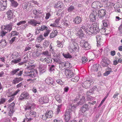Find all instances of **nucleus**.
<instances>
[{
  "label": "nucleus",
  "instance_id": "f257e3e1",
  "mask_svg": "<svg viewBox=\"0 0 122 122\" xmlns=\"http://www.w3.org/2000/svg\"><path fill=\"white\" fill-rule=\"evenodd\" d=\"M87 27L84 26L85 29L84 30L86 34L91 35L94 33H97L99 32L100 30L99 28L98 25L96 23H94L91 24H87Z\"/></svg>",
  "mask_w": 122,
  "mask_h": 122
},
{
  "label": "nucleus",
  "instance_id": "f03ea898",
  "mask_svg": "<svg viewBox=\"0 0 122 122\" xmlns=\"http://www.w3.org/2000/svg\"><path fill=\"white\" fill-rule=\"evenodd\" d=\"M76 108V106L72 104L69 105L66 110L64 115L65 120L66 122H68L70 120L72 113H74L75 109ZM70 122H76L74 120H71Z\"/></svg>",
  "mask_w": 122,
  "mask_h": 122
},
{
  "label": "nucleus",
  "instance_id": "7ed1b4c3",
  "mask_svg": "<svg viewBox=\"0 0 122 122\" xmlns=\"http://www.w3.org/2000/svg\"><path fill=\"white\" fill-rule=\"evenodd\" d=\"M80 46L86 50L89 49L91 48L90 45L87 41L85 40H81L80 42Z\"/></svg>",
  "mask_w": 122,
  "mask_h": 122
},
{
  "label": "nucleus",
  "instance_id": "20e7f679",
  "mask_svg": "<svg viewBox=\"0 0 122 122\" xmlns=\"http://www.w3.org/2000/svg\"><path fill=\"white\" fill-rule=\"evenodd\" d=\"M53 113L51 110H47L45 114L42 116V118L43 120H46L47 118H51L53 115Z\"/></svg>",
  "mask_w": 122,
  "mask_h": 122
},
{
  "label": "nucleus",
  "instance_id": "39448f33",
  "mask_svg": "<svg viewBox=\"0 0 122 122\" xmlns=\"http://www.w3.org/2000/svg\"><path fill=\"white\" fill-rule=\"evenodd\" d=\"M94 83L92 79L87 80L84 82L82 83V86L85 88H89L92 84Z\"/></svg>",
  "mask_w": 122,
  "mask_h": 122
},
{
  "label": "nucleus",
  "instance_id": "423d86ee",
  "mask_svg": "<svg viewBox=\"0 0 122 122\" xmlns=\"http://www.w3.org/2000/svg\"><path fill=\"white\" fill-rule=\"evenodd\" d=\"M7 0H1L0 1V11H3L7 7Z\"/></svg>",
  "mask_w": 122,
  "mask_h": 122
},
{
  "label": "nucleus",
  "instance_id": "0eeeda50",
  "mask_svg": "<svg viewBox=\"0 0 122 122\" xmlns=\"http://www.w3.org/2000/svg\"><path fill=\"white\" fill-rule=\"evenodd\" d=\"M110 62V60L108 59L107 58L104 57L102 59L101 65L103 67H107Z\"/></svg>",
  "mask_w": 122,
  "mask_h": 122
},
{
  "label": "nucleus",
  "instance_id": "6e6552de",
  "mask_svg": "<svg viewBox=\"0 0 122 122\" xmlns=\"http://www.w3.org/2000/svg\"><path fill=\"white\" fill-rule=\"evenodd\" d=\"M20 97L19 99L20 100L23 101L25 99L28 98L29 97V95L27 92L25 91L21 93Z\"/></svg>",
  "mask_w": 122,
  "mask_h": 122
},
{
  "label": "nucleus",
  "instance_id": "1a4fd4ad",
  "mask_svg": "<svg viewBox=\"0 0 122 122\" xmlns=\"http://www.w3.org/2000/svg\"><path fill=\"white\" fill-rule=\"evenodd\" d=\"M84 29H85L84 26H82L80 27L78 32L76 33V35L78 36V37L82 39L84 37V33L83 31H84Z\"/></svg>",
  "mask_w": 122,
  "mask_h": 122
},
{
  "label": "nucleus",
  "instance_id": "9d476101",
  "mask_svg": "<svg viewBox=\"0 0 122 122\" xmlns=\"http://www.w3.org/2000/svg\"><path fill=\"white\" fill-rule=\"evenodd\" d=\"M70 49L72 52L78 51L79 49L78 44L76 42L73 43V44L70 47Z\"/></svg>",
  "mask_w": 122,
  "mask_h": 122
},
{
  "label": "nucleus",
  "instance_id": "9b49d317",
  "mask_svg": "<svg viewBox=\"0 0 122 122\" xmlns=\"http://www.w3.org/2000/svg\"><path fill=\"white\" fill-rule=\"evenodd\" d=\"M65 73L66 76H67V77L68 78L74 77V73L71 70L66 69L65 71Z\"/></svg>",
  "mask_w": 122,
  "mask_h": 122
},
{
  "label": "nucleus",
  "instance_id": "f8f14e48",
  "mask_svg": "<svg viewBox=\"0 0 122 122\" xmlns=\"http://www.w3.org/2000/svg\"><path fill=\"white\" fill-rule=\"evenodd\" d=\"M106 10H105L101 9L98 11V17L103 18L106 14Z\"/></svg>",
  "mask_w": 122,
  "mask_h": 122
},
{
  "label": "nucleus",
  "instance_id": "ddd939ff",
  "mask_svg": "<svg viewBox=\"0 0 122 122\" xmlns=\"http://www.w3.org/2000/svg\"><path fill=\"white\" fill-rule=\"evenodd\" d=\"M54 80L52 78L49 77L46 78L45 80V82L51 86L52 87H53L54 82L53 81Z\"/></svg>",
  "mask_w": 122,
  "mask_h": 122
},
{
  "label": "nucleus",
  "instance_id": "4468645a",
  "mask_svg": "<svg viewBox=\"0 0 122 122\" xmlns=\"http://www.w3.org/2000/svg\"><path fill=\"white\" fill-rule=\"evenodd\" d=\"M92 70L94 71H100L102 70L101 66L100 65L97 64H94L93 66Z\"/></svg>",
  "mask_w": 122,
  "mask_h": 122
},
{
  "label": "nucleus",
  "instance_id": "2eb2a0df",
  "mask_svg": "<svg viewBox=\"0 0 122 122\" xmlns=\"http://www.w3.org/2000/svg\"><path fill=\"white\" fill-rule=\"evenodd\" d=\"M89 105L88 104H84L81 108L80 110V113L81 114L84 113L86 111L89 110Z\"/></svg>",
  "mask_w": 122,
  "mask_h": 122
},
{
  "label": "nucleus",
  "instance_id": "dca6fc26",
  "mask_svg": "<svg viewBox=\"0 0 122 122\" xmlns=\"http://www.w3.org/2000/svg\"><path fill=\"white\" fill-rule=\"evenodd\" d=\"M47 67V65L40 64L39 66V68L41 72L43 73L45 72L46 71Z\"/></svg>",
  "mask_w": 122,
  "mask_h": 122
},
{
  "label": "nucleus",
  "instance_id": "f3484780",
  "mask_svg": "<svg viewBox=\"0 0 122 122\" xmlns=\"http://www.w3.org/2000/svg\"><path fill=\"white\" fill-rule=\"evenodd\" d=\"M13 23H12L10 22L8 24H7L5 25H4V29L10 31L12 30V28Z\"/></svg>",
  "mask_w": 122,
  "mask_h": 122
},
{
  "label": "nucleus",
  "instance_id": "a211bd4d",
  "mask_svg": "<svg viewBox=\"0 0 122 122\" xmlns=\"http://www.w3.org/2000/svg\"><path fill=\"white\" fill-rule=\"evenodd\" d=\"M81 18L79 16H77L73 18V22L76 24H80L81 21Z\"/></svg>",
  "mask_w": 122,
  "mask_h": 122
},
{
  "label": "nucleus",
  "instance_id": "6ab92c4d",
  "mask_svg": "<svg viewBox=\"0 0 122 122\" xmlns=\"http://www.w3.org/2000/svg\"><path fill=\"white\" fill-rule=\"evenodd\" d=\"M6 14L7 16L8 19L9 20H10L15 17V15H13L12 11L10 10H9L7 12Z\"/></svg>",
  "mask_w": 122,
  "mask_h": 122
},
{
  "label": "nucleus",
  "instance_id": "aec40b11",
  "mask_svg": "<svg viewBox=\"0 0 122 122\" xmlns=\"http://www.w3.org/2000/svg\"><path fill=\"white\" fill-rule=\"evenodd\" d=\"M96 41L97 42V47L100 46L101 43V41L102 40V37L101 36L98 35L96 36Z\"/></svg>",
  "mask_w": 122,
  "mask_h": 122
},
{
  "label": "nucleus",
  "instance_id": "412c9836",
  "mask_svg": "<svg viewBox=\"0 0 122 122\" xmlns=\"http://www.w3.org/2000/svg\"><path fill=\"white\" fill-rule=\"evenodd\" d=\"M37 71L35 70H31L29 72L28 75V78H34L35 77L36 75L35 73H37Z\"/></svg>",
  "mask_w": 122,
  "mask_h": 122
},
{
  "label": "nucleus",
  "instance_id": "4be33fe9",
  "mask_svg": "<svg viewBox=\"0 0 122 122\" xmlns=\"http://www.w3.org/2000/svg\"><path fill=\"white\" fill-rule=\"evenodd\" d=\"M28 23L29 24L34 26H36L37 24H40V23H38L37 21L33 19L30 20L29 21Z\"/></svg>",
  "mask_w": 122,
  "mask_h": 122
},
{
  "label": "nucleus",
  "instance_id": "5701e85b",
  "mask_svg": "<svg viewBox=\"0 0 122 122\" xmlns=\"http://www.w3.org/2000/svg\"><path fill=\"white\" fill-rule=\"evenodd\" d=\"M23 79V78L21 77L19 78L16 77L13 80L12 83L14 84H15L16 83H18L22 81Z\"/></svg>",
  "mask_w": 122,
  "mask_h": 122
},
{
  "label": "nucleus",
  "instance_id": "b1692460",
  "mask_svg": "<svg viewBox=\"0 0 122 122\" xmlns=\"http://www.w3.org/2000/svg\"><path fill=\"white\" fill-rule=\"evenodd\" d=\"M63 4L61 1H59L55 4L54 7L56 8H61L63 6Z\"/></svg>",
  "mask_w": 122,
  "mask_h": 122
},
{
  "label": "nucleus",
  "instance_id": "393cba45",
  "mask_svg": "<svg viewBox=\"0 0 122 122\" xmlns=\"http://www.w3.org/2000/svg\"><path fill=\"white\" fill-rule=\"evenodd\" d=\"M81 97H82V98H80V101L77 102V104L76 105L78 106L83 104L85 102V97L81 96Z\"/></svg>",
  "mask_w": 122,
  "mask_h": 122
},
{
  "label": "nucleus",
  "instance_id": "a878e982",
  "mask_svg": "<svg viewBox=\"0 0 122 122\" xmlns=\"http://www.w3.org/2000/svg\"><path fill=\"white\" fill-rule=\"evenodd\" d=\"M8 0L11 2V6H13L14 7H16L18 5V3L14 0Z\"/></svg>",
  "mask_w": 122,
  "mask_h": 122
},
{
  "label": "nucleus",
  "instance_id": "bb28decb",
  "mask_svg": "<svg viewBox=\"0 0 122 122\" xmlns=\"http://www.w3.org/2000/svg\"><path fill=\"white\" fill-rule=\"evenodd\" d=\"M58 32L57 30L54 29V30L53 32L50 34V37L51 38H53L55 36L57 35L58 34Z\"/></svg>",
  "mask_w": 122,
  "mask_h": 122
},
{
  "label": "nucleus",
  "instance_id": "cd10ccee",
  "mask_svg": "<svg viewBox=\"0 0 122 122\" xmlns=\"http://www.w3.org/2000/svg\"><path fill=\"white\" fill-rule=\"evenodd\" d=\"M35 104L33 103H29L27 104L25 110H30L31 107H33L35 106Z\"/></svg>",
  "mask_w": 122,
  "mask_h": 122
},
{
  "label": "nucleus",
  "instance_id": "c85d7f7f",
  "mask_svg": "<svg viewBox=\"0 0 122 122\" xmlns=\"http://www.w3.org/2000/svg\"><path fill=\"white\" fill-rule=\"evenodd\" d=\"M62 55L64 58L66 59H70L72 57V56L70 55V54L67 52L66 53H63Z\"/></svg>",
  "mask_w": 122,
  "mask_h": 122
},
{
  "label": "nucleus",
  "instance_id": "c756f323",
  "mask_svg": "<svg viewBox=\"0 0 122 122\" xmlns=\"http://www.w3.org/2000/svg\"><path fill=\"white\" fill-rule=\"evenodd\" d=\"M81 95L79 93L77 95L76 97L75 98V99L72 101V103H77V102L79 100L80 98H81Z\"/></svg>",
  "mask_w": 122,
  "mask_h": 122
},
{
  "label": "nucleus",
  "instance_id": "7c9ffc66",
  "mask_svg": "<svg viewBox=\"0 0 122 122\" xmlns=\"http://www.w3.org/2000/svg\"><path fill=\"white\" fill-rule=\"evenodd\" d=\"M75 10V7L71 5L67 8V10L68 12H74Z\"/></svg>",
  "mask_w": 122,
  "mask_h": 122
},
{
  "label": "nucleus",
  "instance_id": "2f4dec72",
  "mask_svg": "<svg viewBox=\"0 0 122 122\" xmlns=\"http://www.w3.org/2000/svg\"><path fill=\"white\" fill-rule=\"evenodd\" d=\"M0 44L2 47H5L6 46L7 43L6 40L4 39H3L0 41Z\"/></svg>",
  "mask_w": 122,
  "mask_h": 122
},
{
  "label": "nucleus",
  "instance_id": "473e14b6",
  "mask_svg": "<svg viewBox=\"0 0 122 122\" xmlns=\"http://www.w3.org/2000/svg\"><path fill=\"white\" fill-rule=\"evenodd\" d=\"M49 67V70L50 72H51L55 70L56 69L55 66L54 65H48Z\"/></svg>",
  "mask_w": 122,
  "mask_h": 122
},
{
  "label": "nucleus",
  "instance_id": "72a5a7b5",
  "mask_svg": "<svg viewBox=\"0 0 122 122\" xmlns=\"http://www.w3.org/2000/svg\"><path fill=\"white\" fill-rule=\"evenodd\" d=\"M53 59L50 57H47L45 58V62L47 63H51L52 62V60Z\"/></svg>",
  "mask_w": 122,
  "mask_h": 122
},
{
  "label": "nucleus",
  "instance_id": "f704fd0d",
  "mask_svg": "<svg viewBox=\"0 0 122 122\" xmlns=\"http://www.w3.org/2000/svg\"><path fill=\"white\" fill-rule=\"evenodd\" d=\"M22 7L24 9H26L27 10H29V6H28V4L26 2L23 3L22 4Z\"/></svg>",
  "mask_w": 122,
  "mask_h": 122
},
{
  "label": "nucleus",
  "instance_id": "c9c22d12",
  "mask_svg": "<svg viewBox=\"0 0 122 122\" xmlns=\"http://www.w3.org/2000/svg\"><path fill=\"white\" fill-rule=\"evenodd\" d=\"M50 44L49 41L47 40H45L43 42V47L44 48H47Z\"/></svg>",
  "mask_w": 122,
  "mask_h": 122
},
{
  "label": "nucleus",
  "instance_id": "e433bc0d",
  "mask_svg": "<svg viewBox=\"0 0 122 122\" xmlns=\"http://www.w3.org/2000/svg\"><path fill=\"white\" fill-rule=\"evenodd\" d=\"M36 113V112H34L33 110H31L30 112H27L26 114V115H33L34 116V117H35Z\"/></svg>",
  "mask_w": 122,
  "mask_h": 122
},
{
  "label": "nucleus",
  "instance_id": "4c0bfd02",
  "mask_svg": "<svg viewBox=\"0 0 122 122\" xmlns=\"http://www.w3.org/2000/svg\"><path fill=\"white\" fill-rule=\"evenodd\" d=\"M44 39V38L43 37V36L42 35H40L36 39L37 41L39 43H41Z\"/></svg>",
  "mask_w": 122,
  "mask_h": 122
},
{
  "label": "nucleus",
  "instance_id": "58836bf2",
  "mask_svg": "<svg viewBox=\"0 0 122 122\" xmlns=\"http://www.w3.org/2000/svg\"><path fill=\"white\" fill-rule=\"evenodd\" d=\"M20 69L19 68L13 70L10 72V73L12 75H14L15 74L16 75V74H17L18 72L20 71Z\"/></svg>",
  "mask_w": 122,
  "mask_h": 122
},
{
  "label": "nucleus",
  "instance_id": "ea45409f",
  "mask_svg": "<svg viewBox=\"0 0 122 122\" xmlns=\"http://www.w3.org/2000/svg\"><path fill=\"white\" fill-rule=\"evenodd\" d=\"M55 98L57 102L60 103H61L62 98L59 95H56L55 97Z\"/></svg>",
  "mask_w": 122,
  "mask_h": 122
},
{
  "label": "nucleus",
  "instance_id": "a19ab883",
  "mask_svg": "<svg viewBox=\"0 0 122 122\" xmlns=\"http://www.w3.org/2000/svg\"><path fill=\"white\" fill-rule=\"evenodd\" d=\"M90 17L91 21L94 22L96 20V18H97V17L91 14L90 15Z\"/></svg>",
  "mask_w": 122,
  "mask_h": 122
},
{
  "label": "nucleus",
  "instance_id": "79ce46f5",
  "mask_svg": "<svg viewBox=\"0 0 122 122\" xmlns=\"http://www.w3.org/2000/svg\"><path fill=\"white\" fill-rule=\"evenodd\" d=\"M103 25L105 27H107L109 25V21L107 20L106 19L103 21Z\"/></svg>",
  "mask_w": 122,
  "mask_h": 122
},
{
  "label": "nucleus",
  "instance_id": "37998d69",
  "mask_svg": "<svg viewBox=\"0 0 122 122\" xmlns=\"http://www.w3.org/2000/svg\"><path fill=\"white\" fill-rule=\"evenodd\" d=\"M10 34V36L12 37L15 36H18L19 35V33L15 31H13L11 32Z\"/></svg>",
  "mask_w": 122,
  "mask_h": 122
},
{
  "label": "nucleus",
  "instance_id": "c03bdc74",
  "mask_svg": "<svg viewBox=\"0 0 122 122\" xmlns=\"http://www.w3.org/2000/svg\"><path fill=\"white\" fill-rule=\"evenodd\" d=\"M21 59L20 58H19L18 59H15L14 60H12L11 61V64L12 63H14V64H16L21 61Z\"/></svg>",
  "mask_w": 122,
  "mask_h": 122
},
{
  "label": "nucleus",
  "instance_id": "a18cd8bd",
  "mask_svg": "<svg viewBox=\"0 0 122 122\" xmlns=\"http://www.w3.org/2000/svg\"><path fill=\"white\" fill-rule=\"evenodd\" d=\"M4 30V29H2L1 31L0 32V36L2 37L5 36V34L7 33V32H6Z\"/></svg>",
  "mask_w": 122,
  "mask_h": 122
},
{
  "label": "nucleus",
  "instance_id": "49530a36",
  "mask_svg": "<svg viewBox=\"0 0 122 122\" xmlns=\"http://www.w3.org/2000/svg\"><path fill=\"white\" fill-rule=\"evenodd\" d=\"M94 89L93 88L91 89L89 91H87L86 93L87 96H90L93 92Z\"/></svg>",
  "mask_w": 122,
  "mask_h": 122
},
{
  "label": "nucleus",
  "instance_id": "de8ad7c7",
  "mask_svg": "<svg viewBox=\"0 0 122 122\" xmlns=\"http://www.w3.org/2000/svg\"><path fill=\"white\" fill-rule=\"evenodd\" d=\"M79 76H76L74 78H72L71 79V81L73 82H77L79 79Z\"/></svg>",
  "mask_w": 122,
  "mask_h": 122
},
{
  "label": "nucleus",
  "instance_id": "09e8293b",
  "mask_svg": "<svg viewBox=\"0 0 122 122\" xmlns=\"http://www.w3.org/2000/svg\"><path fill=\"white\" fill-rule=\"evenodd\" d=\"M63 23L65 26L68 27L70 25V23L67 20H65L63 21Z\"/></svg>",
  "mask_w": 122,
  "mask_h": 122
},
{
  "label": "nucleus",
  "instance_id": "8fccbe9b",
  "mask_svg": "<svg viewBox=\"0 0 122 122\" xmlns=\"http://www.w3.org/2000/svg\"><path fill=\"white\" fill-rule=\"evenodd\" d=\"M91 14L97 17V16L98 17V11L96 10L93 11L92 12Z\"/></svg>",
  "mask_w": 122,
  "mask_h": 122
},
{
  "label": "nucleus",
  "instance_id": "3c124183",
  "mask_svg": "<svg viewBox=\"0 0 122 122\" xmlns=\"http://www.w3.org/2000/svg\"><path fill=\"white\" fill-rule=\"evenodd\" d=\"M39 28V29L41 31H43L45 29H46V30H47L48 29V28L46 26L44 25L42 26L41 28Z\"/></svg>",
  "mask_w": 122,
  "mask_h": 122
},
{
  "label": "nucleus",
  "instance_id": "603ef678",
  "mask_svg": "<svg viewBox=\"0 0 122 122\" xmlns=\"http://www.w3.org/2000/svg\"><path fill=\"white\" fill-rule=\"evenodd\" d=\"M81 60L83 64H85L87 61V58L85 57H82L81 59Z\"/></svg>",
  "mask_w": 122,
  "mask_h": 122
},
{
  "label": "nucleus",
  "instance_id": "864d4df0",
  "mask_svg": "<svg viewBox=\"0 0 122 122\" xmlns=\"http://www.w3.org/2000/svg\"><path fill=\"white\" fill-rule=\"evenodd\" d=\"M57 46L58 47L62 48L63 47V45L61 44V42L60 41H57Z\"/></svg>",
  "mask_w": 122,
  "mask_h": 122
},
{
  "label": "nucleus",
  "instance_id": "5fc2aeb1",
  "mask_svg": "<svg viewBox=\"0 0 122 122\" xmlns=\"http://www.w3.org/2000/svg\"><path fill=\"white\" fill-rule=\"evenodd\" d=\"M97 1L94 2L92 4V7L94 8H97Z\"/></svg>",
  "mask_w": 122,
  "mask_h": 122
},
{
  "label": "nucleus",
  "instance_id": "6e6d98bb",
  "mask_svg": "<svg viewBox=\"0 0 122 122\" xmlns=\"http://www.w3.org/2000/svg\"><path fill=\"white\" fill-rule=\"evenodd\" d=\"M97 8L99 9L102 6V4L100 2L97 1Z\"/></svg>",
  "mask_w": 122,
  "mask_h": 122
},
{
  "label": "nucleus",
  "instance_id": "4d7b16f0",
  "mask_svg": "<svg viewBox=\"0 0 122 122\" xmlns=\"http://www.w3.org/2000/svg\"><path fill=\"white\" fill-rule=\"evenodd\" d=\"M60 19V18L58 17V18L56 19L54 23L56 25H57L58 24Z\"/></svg>",
  "mask_w": 122,
  "mask_h": 122
},
{
  "label": "nucleus",
  "instance_id": "13d9d810",
  "mask_svg": "<svg viewBox=\"0 0 122 122\" xmlns=\"http://www.w3.org/2000/svg\"><path fill=\"white\" fill-rule=\"evenodd\" d=\"M50 30H47L45 31L44 34V37L47 36L49 34Z\"/></svg>",
  "mask_w": 122,
  "mask_h": 122
},
{
  "label": "nucleus",
  "instance_id": "bf43d9fd",
  "mask_svg": "<svg viewBox=\"0 0 122 122\" xmlns=\"http://www.w3.org/2000/svg\"><path fill=\"white\" fill-rule=\"evenodd\" d=\"M56 81L58 84L61 85H62L63 84V82H62L61 80L60 79H57Z\"/></svg>",
  "mask_w": 122,
  "mask_h": 122
},
{
  "label": "nucleus",
  "instance_id": "052dcab7",
  "mask_svg": "<svg viewBox=\"0 0 122 122\" xmlns=\"http://www.w3.org/2000/svg\"><path fill=\"white\" fill-rule=\"evenodd\" d=\"M44 97H42L39 99V102L41 104H43L44 103Z\"/></svg>",
  "mask_w": 122,
  "mask_h": 122
},
{
  "label": "nucleus",
  "instance_id": "680f3d73",
  "mask_svg": "<svg viewBox=\"0 0 122 122\" xmlns=\"http://www.w3.org/2000/svg\"><path fill=\"white\" fill-rule=\"evenodd\" d=\"M44 103H47L48 102L49 98L47 97H44Z\"/></svg>",
  "mask_w": 122,
  "mask_h": 122
},
{
  "label": "nucleus",
  "instance_id": "e2e57ef3",
  "mask_svg": "<svg viewBox=\"0 0 122 122\" xmlns=\"http://www.w3.org/2000/svg\"><path fill=\"white\" fill-rule=\"evenodd\" d=\"M26 23V21L24 20L20 21L17 24V25H19L22 24H24Z\"/></svg>",
  "mask_w": 122,
  "mask_h": 122
},
{
  "label": "nucleus",
  "instance_id": "0e129e2a",
  "mask_svg": "<svg viewBox=\"0 0 122 122\" xmlns=\"http://www.w3.org/2000/svg\"><path fill=\"white\" fill-rule=\"evenodd\" d=\"M54 61H55L56 63H59V64H60V59H59L58 58V57H57V58H56L55 59H54Z\"/></svg>",
  "mask_w": 122,
  "mask_h": 122
},
{
  "label": "nucleus",
  "instance_id": "69168bd1",
  "mask_svg": "<svg viewBox=\"0 0 122 122\" xmlns=\"http://www.w3.org/2000/svg\"><path fill=\"white\" fill-rule=\"evenodd\" d=\"M16 38V37H13L10 41L9 42L10 44H12L13 42L15 40V39Z\"/></svg>",
  "mask_w": 122,
  "mask_h": 122
},
{
  "label": "nucleus",
  "instance_id": "338daca9",
  "mask_svg": "<svg viewBox=\"0 0 122 122\" xmlns=\"http://www.w3.org/2000/svg\"><path fill=\"white\" fill-rule=\"evenodd\" d=\"M14 107L12 106L9 107V106L8 107V108L10 109L9 112H11L12 113V114H13L14 112L13 110Z\"/></svg>",
  "mask_w": 122,
  "mask_h": 122
},
{
  "label": "nucleus",
  "instance_id": "774afa93",
  "mask_svg": "<svg viewBox=\"0 0 122 122\" xmlns=\"http://www.w3.org/2000/svg\"><path fill=\"white\" fill-rule=\"evenodd\" d=\"M112 72V71H106L105 73H104V75L105 76H107L111 72Z\"/></svg>",
  "mask_w": 122,
  "mask_h": 122
}]
</instances>
